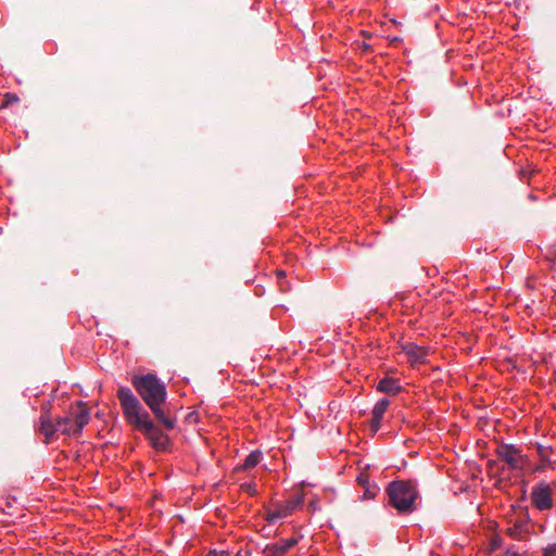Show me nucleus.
<instances>
[{
	"label": "nucleus",
	"mask_w": 556,
	"mask_h": 556,
	"mask_svg": "<svg viewBox=\"0 0 556 556\" xmlns=\"http://www.w3.org/2000/svg\"><path fill=\"white\" fill-rule=\"evenodd\" d=\"M305 501V494L296 492L286 501H279L270 504L264 509V519L273 525L280 519L291 516L295 510L301 508Z\"/></svg>",
	"instance_id": "6"
},
{
	"label": "nucleus",
	"mask_w": 556,
	"mask_h": 556,
	"mask_svg": "<svg viewBox=\"0 0 556 556\" xmlns=\"http://www.w3.org/2000/svg\"><path fill=\"white\" fill-rule=\"evenodd\" d=\"M299 543L295 538L281 539L280 541L267 544L263 549L264 556H285L292 547Z\"/></svg>",
	"instance_id": "10"
},
{
	"label": "nucleus",
	"mask_w": 556,
	"mask_h": 556,
	"mask_svg": "<svg viewBox=\"0 0 556 556\" xmlns=\"http://www.w3.org/2000/svg\"><path fill=\"white\" fill-rule=\"evenodd\" d=\"M555 495V485L541 481L532 486L530 502L532 506L540 511L549 510L554 507Z\"/></svg>",
	"instance_id": "7"
},
{
	"label": "nucleus",
	"mask_w": 556,
	"mask_h": 556,
	"mask_svg": "<svg viewBox=\"0 0 556 556\" xmlns=\"http://www.w3.org/2000/svg\"><path fill=\"white\" fill-rule=\"evenodd\" d=\"M131 384L157 421L167 430L174 429L176 420L169 417L163 409V404L167 397L165 383L156 375L149 372L132 376Z\"/></svg>",
	"instance_id": "3"
},
{
	"label": "nucleus",
	"mask_w": 556,
	"mask_h": 556,
	"mask_svg": "<svg viewBox=\"0 0 556 556\" xmlns=\"http://www.w3.org/2000/svg\"><path fill=\"white\" fill-rule=\"evenodd\" d=\"M388 503L401 515L410 514L417 508L419 493L412 481L395 480L386 490Z\"/></svg>",
	"instance_id": "4"
},
{
	"label": "nucleus",
	"mask_w": 556,
	"mask_h": 556,
	"mask_svg": "<svg viewBox=\"0 0 556 556\" xmlns=\"http://www.w3.org/2000/svg\"><path fill=\"white\" fill-rule=\"evenodd\" d=\"M277 277H278L279 280L285 279L286 278L285 271H282V270L277 271Z\"/></svg>",
	"instance_id": "22"
},
{
	"label": "nucleus",
	"mask_w": 556,
	"mask_h": 556,
	"mask_svg": "<svg viewBox=\"0 0 556 556\" xmlns=\"http://www.w3.org/2000/svg\"><path fill=\"white\" fill-rule=\"evenodd\" d=\"M241 489L243 491H245L247 493H249L250 495H256V493H257L256 485L253 482L242 483Z\"/></svg>",
	"instance_id": "19"
},
{
	"label": "nucleus",
	"mask_w": 556,
	"mask_h": 556,
	"mask_svg": "<svg viewBox=\"0 0 556 556\" xmlns=\"http://www.w3.org/2000/svg\"><path fill=\"white\" fill-rule=\"evenodd\" d=\"M20 102V98L15 93L7 92L3 98L2 102L0 104V110L8 109L14 104H17Z\"/></svg>",
	"instance_id": "15"
},
{
	"label": "nucleus",
	"mask_w": 556,
	"mask_h": 556,
	"mask_svg": "<svg viewBox=\"0 0 556 556\" xmlns=\"http://www.w3.org/2000/svg\"><path fill=\"white\" fill-rule=\"evenodd\" d=\"M533 522L527 507L513 506L506 515V523L500 533L491 539L492 551H504V556H522L533 531Z\"/></svg>",
	"instance_id": "1"
},
{
	"label": "nucleus",
	"mask_w": 556,
	"mask_h": 556,
	"mask_svg": "<svg viewBox=\"0 0 556 556\" xmlns=\"http://www.w3.org/2000/svg\"><path fill=\"white\" fill-rule=\"evenodd\" d=\"M231 556H249V553L242 554V551H238L235 555L231 554Z\"/></svg>",
	"instance_id": "24"
},
{
	"label": "nucleus",
	"mask_w": 556,
	"mask_h": 556,
	"mask_svg": "<svg viewBox=\"0 0 556 556\" xmlns=\"http://www.w3.org/2000/svg\"><path fill=\"white\" fill-rule=\"evenodd\" d=\"M279 288H280V290H281V291H283V292H286V291L288 290L287 285H286L285 282H282V281H280V282H279Z\"/></svg>",
	"instance_id": "23"
},
{
	"label": "nucleus",
	"mask_w": 556,
	"mask_h": 556,
	"mask_svg": "<svg viewBox=\"0 0 556 556\" xmlns=\"http://www.w3.org/2000/svg\"><path fill=\"white\" fill-rule=\"evenodd\" d=\"M263 459V453L260 450L252 451L244 459L242 465L237 466L236 470H250L256 467Z\"/></svg>",
	"instance_id": "14"
},
{
	"label": "nucleus",
	"mask_w": 556,
	"mask_h": 556,
	"mask_svg": "<svg viewBox=\"0 0 556 556\" xmlns=\"http://www.w3.org/2000/svg\"><path fill=\"white\" fill-rule=\"evenodd\" d=\"M205 556H231V553L229 551L211 549L205 554Z\"/></svg>",
	"instance_id": "21"
},
{
	"label": "nucleus",
	"mask_w": 556,
	"mask_h": 556,
	"mask_svg": "<svg viewBox=\"0 0 556 556\" xmlns=\"http://www.w3.org/2000/svg\"><path fill=\"white\" fill-rule=\"evenodd\" d=\"M390 405V402L388 399H381L379 400L372 410H371V420L369 424L370 430L376 433L381 428V421L384 417V414Z\"/></svg>",
	"instance_id": "11"
},
{
	"label": "nucleus",
	"mask_w": 556,
	"mask_h": 556,
	"mask_svg": "<svg viewBox=\"0 0 556 556\" xmlns=\"http://www.w3.org/2000/svg\"><path fill=\"white\" fill-rule=\"evenodd\" d=\"M116 396L126 421L140 431L154 450L164 452L169 446V438L153 422L148 410L128 387H121Z\"/></svg>",
	"instance_id": "2"
},
{
	"label": "nucleus",
	"mask_w": 556,
	"mask_h": 556,
	"mask_svg": "<svg viewBox=\"0 0 556 556\" xmlns=\"http://www.w3.org/2000/svg\"><path fill=\"white\" fill-rule=\"evenodd\" d=\"M401 350L406 355L412 367L426 364L428 362L429 349L417 345L414 342L401 343Z\"/></svg>",
	"instance_id": "9"
},
{
	"label": "nucleus",
	"mask_w": 556,
	"mask_h": 556,
	"mask_svg": "<svg viewBox=\"0 0 556 556\" xmlns=\"http://www.w3.org/2000/svg\"><path fill=\"white\" fill-rule=\"evenodd\" d=\"M363 490H364L363 498L372 500L376 497V495L379 491V488L375 483H370L369 485H365V488Z\"/></svg>",
	"instance_id": "16"
},
{
	"label": "nucleus",
	"mask_w": 556,
	"mask_h": 556,
	"mask_svg": "<svg viewBox=\"0 0 556 556\" xmlns=\"http://www.w3.org/2000/svg\"><path fill=\"white\" fill-rule=\"evenodd\" d=\"M376 389L381 393L394 396L402 392L403 387L401 386L400 379L384 377L378 382Z\"/></svg>",
	"instance_id": "13"
},
{
	"label": "nucleus",
	"mask_w": 556,
	"mask_h": 556,
	"mask_svg": "<svg viewBox=\"0 0 556 556\" xmlns=\"http://www.w3.org/2000/svg\"><path fill=\"white\" fill-rule=\"evenodd\" d=\"M58 428V419L55 421H52L49 414H42L40 416L39 431L45 435L47 443L55 439L58 434H61Z\"/></svg>",
	"instance_id": "12"
},
{
	"label": "nucleus",
	"mask_w": 556,
	"mask_h": 556,
	"mask_svg": "<svg viewBox=\"0 0 556 556\" xmlns=\"http://www.w3.org/2000/svg\"><path fill=\"white\" fill-rule=\"evenodd\" d=\"M89 420L90 412L87 405L83 401H78L71 406L68 416L58 418V429L61 434L78 437Z\"/></svg>",
	"instance_id": "5"
},
{
	"label": "nucleus",
	"mask_w": 556,
	"mask_h": 556,
	"mask_svg": "<svg viewBox=\"0 0 556 556\" xmlns=\"http://www.w3.org/2000/svg\"><path fill=\"white\" fill-rule=\"evenodd\" d=\"M538 454L543 463V467H546L549 464V460L547 459V448L542 445H538Z\"/></svg>",
	"instance_id": "18"
},
{
	"label": "nucleus",
	"mask_w": 556,
	"mask_h": 556,
	"mask_svg": "<svg viewBox=\"0 0 556 556\" xmlns=\"http://www.w3.org/2000/svg\"><path fill=\"white\" fill-rule=\"evenodd\" d=\"M541 556H556V542L548 543L541 549Z\"/></svg>",
	"instance_id": "17"
},
{
	"label": "nucleus",
	"mask_w": 556,
	"mask_h": 556,
	"mask_svg": "<svg viewBox=\"0 0 556 556\" xmlns=\"http://www.w3.org/2000/svg\"><path fill=\"white\" fill-rule=\"evenodd\" d=\"M495 453L497 457L506 463L511 469H522L526 465V458L520 450L511 444H500Z\"/></svg>",
	"instance_id": "8"
},
{
	"label": "nucleus",
	"mask_w": 556,
	"mask_h": 556,
	"mask_svg": "<svg viewBox=\"0 0 556 556\" xmlns=\"http://www.w3.org/2000/svg\"><path fill=\"white\" fill-rule=\"evenodd\" d=\"M540 531H541V532H544V531H545V527H544L543 525H542V526H540Z\"/></svg>",
	"instance_id": "25"
},
{
	"label": "nucleus",
	"mask_w": 556,
	"mask_h": 556,
	"mask_svg": "<svg viewBox=\"0 0 556 556\" xmlns=\"http://www.w3.org/2000/svg\"><path fill=\"white\" fill-rule=\"evenodd\" d=\"M357 483L364 489L365 485H369L370 481L367 475L361 473L357 476Z\"/></svg>",
	"instance_id": "20"
}]
</instances>
